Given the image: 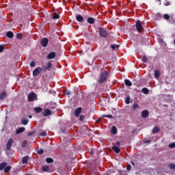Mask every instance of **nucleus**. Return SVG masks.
Segmentation results:
<instances>
[{
	"mask_svg": "<svg viewBox=\"0 0 175 175\" xmlns=\"http://www.w3.org/2000/svg\"><path fill=\"white\" fill-rule=\"evenodd\" d=\"M107 76H109L107 71L105 70L101 72L97 81L98 84H103V83L107 80Z\"/></svg>",
	"mask_w": 175,
	"mask_h": 175,
	"instance_id": "obj_1",
	"label": "nucleus"
},
{
	"mask_svg": "<svg viewBox=\"0 0 175 175\" xmlns=\"http://www.w3.org/2000/svg\"><path fill=\"white\" fill-rule=\"evenodd\" d=\"M98 33L101 38H106L109 35H110V32L108 31L105 27H100L98 30Z\"/></svg>",
	"mask_w": 175,
	"mask_h": 175,
	"instance_id": "obj_2",
	"label": "nucleus"
},
{
	"mask_svg": "<svg viewBox=\"0 0 175 175\" xmlns=\"http://www.w3.org/2000/svg\"><path fill=\"white\" fill-rule=\"evenodd\" d=\"M135 27L137 32H143L144 31V28H143V24H142V21L140 20H137L135 23Z\"/></svg>",
	"mask_w": 175,
	"mask_h": 175,
	"instance_id": "obj_3",
	"label": "nucleus"
},
{
	"mask_svg": "<svg viewBox=\"0 0 175 175\" xmlns=\"http://www.w3.org/2000/svg\"><path fill=\"white\" fill-rule=\"evenodd\" d=\"M38 98V96H36V94L35 92H31L27 96V99L29 102H33V100H38L36 99Z\"/></svg>",
	"mask_w": 175,
	"mask_h": 175,
	"instance_id": "obj_4",
	"label": "nucleus"
},
{
	"mask_svg": "<svg viewBox=\"0 0 175 175\" xmlns=\"http://www.w3.org/2000/svg\"><path fill=\"white\" fill-rule=\"evenodd\" d=\"M43 71V68L42 67H37L36 69L33 70V77H36V76H39L40 73Z\"/></svg>",
	"mask_w": 175,
	"mask_h": 175,
	"instance_id": "obj_5",
	"label": "nucleus"
},
{
	"mask_svg": "<svg viewBox=\"0 0 175 175\" xmlns=\"http://www.w3.org/2000/svg\"><path fill=\"white\" fill-rule=\"evenodd\" d=\"M13 143H14V139H13V138H10L6 144V150H8V151L12 148Z\"/></svg>",
	"mask_w": 175,
	"mask_h": 175,
	"instance_id": "obj_6",
	"label": "nucleus"
},
{
	"mask_svg": "<svg viewBox=\"0 0 175 175\" xmlns=\"http://www.w3.org/2000/svg\"><path fill=\"white\" fill-rule=\"evenodd\" d=\"M52 67H53V64L49 62L46 64V66H44L42 67V70H44V72H47V70L50 72V69H51Z\"/></svg>",
	"mask_w": 175,
	"mask_h": 175,
	"instance_id": "obj_7",
	"label": "nucleus"
},
{
	"mask_svg": "<svg viewBox=\"0 0 175 175\" xmlns=\"http://www.w3.org/2000/svg\"><path fill=\"white\" fill-rule=\"evenodd\" d=\"M41 44L42 47H47V44H49V38H44L41 41Z\"/></svg>",
	"mask_w": 175,
	"mask_h": 175,
	"instance_id": "obj_8",
	"label": "nucleus"
},
{
	"mask_svg": "<svg viewBox=\"0 0 175 175\" xmlns=\"http://www.w3.org/2000/svg\"><path fill=\"white\" fill-rule=\"evenodd\" d=\"M150 116V112H148V110H144L142 112V118H147Z\"/></svg>",
	"mask_w": 175,
	"mask_h": 175,
	"instance_id": "obj_9",
	"label": "nucleus"
},
{
	"mask_svg": "<svg viewBox=\"0 0 175 175\" xmlns=\"http://www.w3.org/2000/svg\"><path fill=\"white\" fill-rule=\"evenodd\" d=\"M43 117H48V116H51V110L50 109H45L42 112Z\"/></svg>",
	"mask_w": 175,
	"mask_h": 175,
	"instance_id": "obj_10",
	"label": "nucleus"
},
{
	"mask_svg": "<svg viewBox=\"0 0 175 175\" xmlns=\"http://www.w3.org/2000/svg\"><path fill=\"white\" fill-rule=\"evenodd\" d=\"M6 96H8V93L6 92H0V100H3Z\"/></svg>",
	"mask_w": 175,
	"mask_h": 175,
	"instance_id": "obj_11",
	"label": "nucleus"
},
{
	"mask_svg": "<svg viewBox=\"0 0 175 175\" xmlns=\"http://www.w3.org/2000/svg\"><path fill=\"white\" fill-rule=\"evenodd\" d=\"M76 20L79 23H83V21H84V18L81 14H77L76 16Z\"/></svg>",
	"mask_w": 175,
	"mask_h": 175,
	"instance_id": "obj_12",
	"label": "nucleus"
},
{
	"mask_svg": "<svg viewBox=\"0 0 175 175\" xmlns=\"http://www.w3.org/2000/svg\"><path fill=\"white\" fill-rule=\"evenodd\" d=\"M55 58V52H51L48 55H47V59H54Z\"/></svg>",
	"mask_w": 175,
	"mask_h": 175,
	"instance_id": "obj_13",
	"label": "nucleus"
},
{
	"mask_svg": "<svg viewBox=\"0 0 175 175\" xmlns=\"http://www.w3.org/2000/svg\"><path fill=\"white\" fill-rule=\"evenodd\" d=\"M33 110L36 111V113H38V114H40V113L43 111V109L40 107H34Z\"/></svg>",
	"mask_w": 175,
	"mask_h": 175,
	"instance_id": "obj_14",
	"label": "nucleus"
},
{
	"mask_svg": "<svg viewBox=\"0 0 175 175\" xmlns=\"http://www.w3.org/2000/svg\"><path fill=\"white\" fill-rule=\"evenodd\" d=\"M25 131V127H21L18 129L16 131V135H20V133H23V132Z\"/></svg>",
	"mask_w": 175,
	"mask_h": 175,
	"instance_id": "obj_15",
	"label": "nucleus"
},
{
	"mask_svg": "<svg viewBox=\"0 0 175 175\" xmlns=\"http://www.w3.org/2000/svg\"><path fill=\"white\" fill-rule=\"evenodd\" d=\"M80 113H81V107H79L75 110V117H79V116H80Z\"/></svg>",
	"mask_w": 175,
	"mask_h": 175,
	"instance_id": "obj_16",
	"label": "nucleus"
},
{
	"mask_svg": "<svg viewBox=\"0 0 175 175\" xmlns=\"http://www.w3.org/2000/svg\"><path fill=\"white\" fill-rule=\"evenodd\" d=\"M87 21L89 24H95V18L92 17L88 18Z\"/></svg>",
	"mask_w": 175,
	"mask_h": 175,
	"instance_id": "obj_17",
	"label": "nucleus"
},
{
	"mask_svg": "<svg viewBox=\"0 0 175 175\" xmlns=\"http://www.w3.org/2000/svg\"><path fill=\"white\" fill-rule=\"evenodd\" d=\"M160 76H161V72H159V70H154L155 79H159Z\"/></svg>",
	"mask_w": 175,
	"mask_h": 175,
	"instance_id": "obj_18",
	"label": "nucleus"
},
{
	"mask_svg": "<svg viewBox=\"0 0 175 175\" xmlns=\"http://www.w3.org/2000/svg\"><path fill=\"white\" fill-rule=\"evenodd\" d=\"M8 166V163L6 162H3L0 163V170H3Z\"/></svg>",
	"mask_w": 175,
	"mask_h": 175,
	"instance_id": "obj_19",
	"label": "nucleus"
},
{
	"mask_svg": "<svg viewBox=\"0 0 175 175\" xmlns=\"http://www.w3.org/2000/svg\"><path fill=\"white\" fill-rule=\"evenodd\" d=\"M111 48L112 49V50H115L116 51H117V50H118V49H120V45L118 44H111Z\"/></svg>",
	"mask_w": 175,
	"mask_h": 175,
	"instance_id": "obj_20",
	"label": "nucleus"
},
{
	"mask_svg": "<svg viewBox=\"0 0 175 175\" xmlns=\"http://www.w3.org/2000/svg\"><path fill=\"white\" fill-rule=\"evenodd\" d=\"M61 17L59 14H58L57 12L53 13V16H52L53 20H58Z\"/></svg>",
	"mask_w": 175,
	"mask_h": 175,
	"instance_id": "obj_21",
	"label": "nucleus"
},
{
	"mask_svg": "<svg viewBox=\"0 0 175 175\" xmlns=\"http://www.w3.org/2000/svg\"><path fill=\"white\" fill-rule=\"evenodd\" d=\"M111 133H112V135H117V127L114 126H112L111 130Z\"/></svg>",
	"mask_w": 175,
	"mask_h": 175,
	"instance_id": "obj_22",
	"label": "nucleus"
},
{
	"mask_svg": "<svg viewBox=\"0 0 175 175\" xmlns=\"http://www.w3.org/2000/svg\"><path fill=\"white\" fill-rule=\"evenodd\" d=\"M112 150H113V151L116 153V154H120V148L117 147V146H112Z\"/></svg>",
	"mask_w": 175,
	"mask_h": 175,
	"instance_id": "obj_23",
	"label": "nucleus"
},
{
	"mask_svg": "<svg viewBox=\"0 0 175 175\" xmlns=\"http://www.w3.org/2000/svg\"><path fill=\"white\" fill-rule=\"evenodd\" d=\"M6 36L11 39L12 38H13V36H14V34L13 33V31H8L6 33Z\"/></svg>",
	"mask_w": 175,
	"mask_h": 175,
	"instance_id": "obj_24",
	"label": "nucleus"
},
{
	"mask_svg": "<svg viewBox=\"0 0 175 175\" xmlns=\"http://www.w3.org/2000/svg\"><path fill=\"white\" fill-rule=\"evenodd\" d=\"M124 84L126 85H127V87H131L132 85V82H131V81H129V79H125Z\"/></svg>",
	"mask_w": 175,
	"mask_h": 175,
	"instance_id": "obj_25",
	"label": "nucleus"
},
{
	"mask_svg": "<svg viewBox=\"0 0 175 175\" xmlns=\"http://www.w3.org/2000/svg\"><path fill=\"white\" fill-rule=\"evenodd\" d=\"M45 161L46 163H53L54 162V159L51 157H47Z\"/></svg>",
	"mask_w": 175,
	"mask_h": 175,
	"instance_id": "obj_26",
	"label": "nucleus"
},
{
	"mask_svg": "<svg viewBox=\"0 0 175 175\" xmlns=\"http://www.w3.org/2000/svg\"><path fill=\"white\" fill-rule=\"evenodd\" d=\"M28 159H29L28 156L24 157L22 160V163L23 164L28 163Z\"/></svg>",
	"mask_w": 175,
	"mask_h": 175,
	"instance_id": "obj_27",
	"label": "nucleus"
},
{
	"mask_svg": "<svg viewBox=\"0 0 175 175\" xmlns=\"http://www.w3.org/2000/svg\"><path fill=\"white\" fill-rule=\"evenodd\" d=\"M42 170H43V172H49L50 167H49L48 165H44L42 166Z\"/></svg>",
	"mask_w": 175,
	"mask_h": 175,
	"instance_id": "obj_28",
	"label": "nucleus"
},
{
	"mask_svg": "<svg viewBox=\"0 0 175 175\" xmlns=\"http://www.w3.org/2000/svg\"><path fill=\"white\" fill-rule=\"evenodd\" d=\"M160 129L159 127H154L152 129V133L155 134V133H158V132H159Z\"/></svg>",
	"mask_w": 175,
	"mask_h": 175,
	"instance_id": "obj_29",
	"label": "nucleus"
},
{
	"mask_svg": "<svg viewBox=\"0 0 175 175\" xmlns=\"http://www.w3.org/2000/svg\"><path fill=\"white\" fill-rule=\"evenodd\" d=\"M12 170V167L10 165H8L4 168L5 173H9V171Z\"/></svg>",
	"mask_w": 175,
	"mask_h": 175,
	"instance_id": "obj_30",
	"label": "nucleus"
},
{
	"mask_svg": "<svg viewBox=\"0 0 175 175\" xmlns=\"http://www.w3.org/2000/svg\"><path fill=\"white\" fill-rule=\"evenodd\" d=\"M125 103L126 105H129L131 103V96H126Z\"/></svg>",
	"mask_w": 175,
	"mask_h": 175,
	"instance_id": "obj_31",
	"label": "nucleus"
},
{
	"mask_svg": "<svg viewBox=\"0 0 175 175\" xmlns=\"http://www.w3.org/2000/svg\"><path fill=\"white\" fill-rule=\"evenodd\" d=\"M142 92H143V94H145L146 95H147V94H148V92H149V90L147 88H144L142 89Z\"/></svg>",
	"mask_w": 175,
	"mask_h": 175,
	"instance_id": "obj_32",
	"label": "nucleus"
},
{
	"mask_svg": "<svg viewBox=\"0 0 175 175\" xmlns=\"http://www.w3.org/2000/svg\"><path fill=\"white\" fill-rule=\"evenodd\" d=\"M21 124H22V125H27V124H28V120L23 119L21 120Z\"/></svg>",
	"mask_w": 175,
	"mask_h": 175,
	"instance_id": "obj_33",
	"label": "nucleus"
},
{
	"mask_svg": "<svg viewBox=\"0 0 175 175\" xmlns=\"http://www.w3.org/2000/svg\"><path fill=\"white\" fill-rule=\"evenodd\" d=\"M17 39H23V34L21 33H18L16 34Z\"/></svg>",
	"mask_w": 175,
	"mask_h": 175,
	"instance_id": "obj_34",
	"label": "nucleus"
},
{
	"mask_svg": "<svg viewBox=\"0 0 175 175\" xmlns=\"http://www.w3.org/2000/svg\"><path fill=\"white\" fill-rule=\"evenodd\" d=\"M168 147L169 148H175V142L170 144Z\"/></svg>",
	"mask_w": 175,
	"mask_h": 175,
	"instance_id": "obj_35",
	"label": "nucleus"
},
{
	"mask_svg": "<svg viewBox=\"0 0 175 175\" xmlns=\"http://www.w3.org/2000/svg\"><path fill=\"white\" fill-rule=\"evenodd\" d=\"M102 117L105 118H113V115H103Z\"/></svg>",
	"mask_w": 175,
	"mask_h": 175,
	"instance_id": "obj_36",
	"label": "nucleus"
},
{
	"mask_svg": "<svg viewBox=\"0 0 175 175\" xmlns=\"http://www.w3.org/2000/svg\"><path fill=\"white\" fill-rule=\"evenodd\" d=\"M142 62H147V57L146 55L142 56Z\"/></svg>",
	"mask_w": 175,
	"mask_h": 175,
	"instance_id": "obj_37",
	"label": "nucleus"
},
{
	"mask_svg": "<svg viewBox=\"0 0 175 175\" xmlns=\"http://www.w3.org/2000/svg\"><path fill=\"white\" fill-rule=\"evenodd\" d=\"M163 17H164L165 20H169V18H170V15L167 14H165L163 15Z\"/></svg>",
	"mask_w": 175,
	"mask_h": 175,
	"instance_id": "obj_38",
	"label": "nucleus"
},
{
	"mask_svg": "<svg viewBox=\"0 0 175 175\" xmlns=\"http://www.w3.org/2000/svg\"><path fill=\"white\" fill-rule=\"evenodd\" d=\"M35 65H36V62L35 61H32L30 64L31 68L35 67Z\"/></svg>",
	"mask_w": 175,
	"mask_h": 175,
	"instance_id": "obj_39",
	"label": "nucleus"
},
{
	"mask_svg": "<svg viewBox=\"0 0 175 175\" xmlns=\"http://www.w3.org/2000/svg\"><path fill=\"white\" fill-rule=\"evenodd\" d=\"M139 107V105L137 103H135L133 106V110H136Z\"/></svg>",
	"mask_w": 175,
	"mask_h": 175,
	"instance_id": "obj_40",
	"label": "nucleus"
},
{
	"mask_svg": "<svg viewBox=\"0 0 175 175\" xmlns=\"http://www.w3.org/2000/svg\"><path fill=\"white\" fill-rule=\"evenodd\" d=\"M43 152H44V150H43V149H40L37 151V153H38L39 155H42V154H43Z\"/></svg>",
	"mask_w": 175,
	"mask_h": 175,
	"instance_id": "obj_41",
	"label": "nucleus"
},
{
	"mask_svg": "<svg viewBox=\"0 0 175 175\" xmlns=\"http://www.w3.org/2000/svg\"><path fill=\"white\" fill-rule=\"evenodd\" d=\"M33 135H35V131H31V132H29L27 133V136H33Z\"/></svg>",
	"mask_w": 175,
	"mask_h": 175,
	"instance_id": "obj_42",
	"label": "nucleus"
},
{
	"mask_svg": "<svg viewBox=\"0 0 175 175\" xmlns=\"http://www.w3.org/2000/svg\"><path fill=\"white\" fill-rule=\"evenodd\" d=\"M39 136H47V133L46 131H42Z\"/></svg>",
	"mask_w": 175,
	"mask_h": 175,
	"instance_id": "obj_43",
	"label": "nucleus"
},
{
	"mask_svg": "<svg viewBox=\"0 0 175 175\" xmlns=\"http://www.w3.org/2000/svg\"><path fill=\"white\" fill-rule=\"evenodd\" d=\"M27 141H24L23 143H22V147L24 148V147H26L27 146Z\"/></svg>",
	"mask_w": 175,
	"mask_h": 175,
	"instance_id": "obj_44",
	"label": "nucleus"
},
{
	"mask_svg": "<svg viewBox=\"0 0 175 175\" xmlns=\"http://www.w3.org/2000/svg\"><path fill=\"white\" fill-rule=\"evenodd\" d=\"M3 50H5V46L0 45V53H3Z\"/></svg>",
	"mask_w": 175,
	"mask_h": 175,
	"instance_id": "obj_45",
	"label": "nucleus"
},
{
	"mask_svg": "<svg viewBox=\"0 0 175 175\" xmlns=\"http://www.w3.org/2000/svg\"><path fill=\"white\" fill-rule=\"evenodd\" d=\"M85 116L84 115H81L79 117V121H83V120H84Z\"/></svg>",
	"mask_w": 175,
	"mask_h": 175,
	"instance_id": "obj_46",
	"label": "nucleus"
},
{
	"mask_svg": "<svg viewBox=\"0 0 175 175\" xmlns=\"http://www.w3.org/2000/svg\"><path fill=\"white\" fill-rule=\"evenodd\" d=\"M127 170H131L132 169V165L131 164H129L126 167Z\"/></svg>",
	"mask_w": 175,
	"mask_h": 175,
	"instance_id": "obj_47",
	"label": "nucleus"
},
{
	"mask_svg": "<svg viewBox=\"0 0 175 175\" xmlns=\"http://www.w3.org/2000/svg\"><path fill=\"white\" fill-rule=\"evenodd\" d=\"M159 41L160 42V43H163V39L162 38H159Z\"/></svg>",
	"mask_w": 175,
	"mask_h": 175,
	"instance_id": "obj_48",
	"label": "nucleus"
},
{
	"mask_svg": "<svg viewBox=\"0 0 175 175\" xmlns=\"http://www.w3.org/2000/svg\"><path fill=\"white\" fill-rule=\"evenodd\" d=\"M70 94H71L70 91H66V92H65V94H66V95H70Z\"/></svg>",
	"mask_w": 175,
	"mask_h": 175,
	"instance_id": "obj_49",
	"label": "nucleus"
},
{
	"mask_svg": "<svg viewBox=\"0 0 175 175\" xmlns=\"http://www.w3.org/2000/svg\"><path fill=\"white\" fill-rule=\"evenodd\" d=\"M170 5V1H167L165 3V6H169Z\"/></svg>",
	"mask_w": 175,
	"mask_h": 175,
	"instance_id": "obj_50",
	"label": "nucleus"
},
{
	"mask_svg": "<svg viewBox=\"0 0 175 175\" xmlns=\"http://www.w3.org/2000/svg\"><path fill=\"white\" fill-rule=\"evenodd\" d=\"M144 143H145L146 144H147V143H151V141H150V140H146V141H144Z\"/></svg>",
	"mask_w": 175,
	"mask_h": 175,
	"instance_id": "obj_51",
	"label": "nucleus"
},
{
	"mask_svg": "<svg viewBox=\"0 0 175 175\" xmlns=\"http://www.w3.org/2000/svg\"><path fill=\"white\" fill-rule=\"evenodd\" d=\"M116 144H117V146H120L121 144V143L120 142H116Z\"/></svg>",
	"mask_w": 175,
	"mask_h": 175,
	"instance_id": "obj_52",
	"label": "nucleus"
},
{
	"mask_svg": "<svg viewBox=\"0 0 175 175\" xmlns=\"http://www.w3.org/2000/svg\"><path fill=\"white\" fill-rule=\"evenodd\" d=\"M101 121V119L100 118H98L97 120H96V122H100Z\"/></svg>",
	"mask_w": 175,
	"mask_h": 175,
	"instance_id": "obj_53",
	"label": "nucleus"
},
{
	"mask_svg": "<svg viewBox=\"0 0 175 175\" xmlns=\"http://www.w3.org/2000/svg\"><path fill=\"white\" fill-rule=\"evenodd\" d=\"M170 17L171 18H174V15H171Z\"/></svg>",
	"mask_w": 175,
	"mask_h": 175,
	"instance_id": "obj_54",
	"label": "nucleus"
},
{
	"mask_svg": "<svg viewBox=\"0 0 175 175\" xmlns=\"http://www.w3.org/2000/svg\"><path fill=\"white\" fill-rule=\"evenodd\" d=\"M131 164L133 165V166H135V163L133 161H131Z\"/></svg>",
	"mask_w": 175,
	"mask_h": 175,
	"instance_id": "obj_55",
	"label": "nucleus"
},
{
	"mask_svg": "<svg viewBox=\"0 0 175 175\" xmlns=\"http://www.w3.org/2000/svg\"><path fill=\"white\" fill-rule=\"evenodd\" d=\"M29 118H32V116H29Z\"/></svg>",
	"mask_w": 175,
	"mask_h": 175,
	"instance_id": "obj_56",
	"label": "nucleus"
},
{
	"mask_svg": "<svg viewBox=\"0 0 175 175\" xmlns=\"http://www.w3.org/2000/svg\"><path fill=\"white\" fill-rule=\"evenodd\" d=\"M174 44L175 45V39L174 40Z\"/></svg>",
	"mask_w": 175,
	"mask_h": 175,
	"instance_id": "obj_57",
	"label": "nucleus"
}]
</instances>
